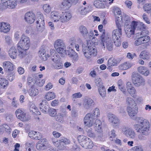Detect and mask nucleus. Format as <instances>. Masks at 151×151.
Segmentation results:
<instances>
[{
	"label": "nucleus",
	"instance_id": "49530a36",
	"mask_svg": "<svg viewBox=\"0 0 151 151\" xmlns=\"http://www.w3.org/2000/svg\"><path fill=\"white\" fill-rule=\"evenodd\" d=\"M37 24H45L44 20L42 14H41L36 19Z\"/></svg>",
	"mask_w": 151,
	"mask_h": 151
},
{
	"label": "nucleus",
	"instance_id": "37998d69",
	"mask_svg": "<svg viewBox=\"0 0 151 151\" xmlns=\"http://www.w3.org/2000/svg\"><path fill=\"white\" fill-rule=\"evenodd\" d=\"M85 144L83 145V147L85 149H90L91 148L93 147V143L91 141L90 139V141H87Z\"/></svg>",
	"mask_w": 151,
	"mask_h": 151
},
{
	"label": "nucleus",
	"instance_id": "864d4df0",
	"mask_svg": "<svg viewBox=\"0 0 151 151\" xmlns=\"http://www.w3.org/2000/svg\"><path fill=\"white\" fill-rule=\"evenodd\" d=\"M95 82L96 85L99 86V87L103 86L101 79L99 77H97L96 78Z\"/></svg>",
	"mask_w": 151,
	"mask_h": 151
},
{
	"label": "nucleus",
	"instance_id": "603ef678",
	"mask_svg": "<svg viewBox=\"0 0 151 151\" xmlns=\"http://www.w3.org/2000/svg\"><path fill=\"white\" fill-rule=\"evenodd\" d=\"M37 149L39 150H44L46 148V146L44 144H40L37 143L36 145Z\"/></svg>",
	"mask_w": 151,
	"mask_h": 151
},
{
	"label": "nucleus",
	"instance_id": "052dcab7",
	"mask_svg": "<svg viewBox=\"0 0 151 151\" xmlns=\"http://www.w3.org/2000/svg\"><path fill=\"white\" fill-rule=\"evenodd\" d=\"M69 43L71 47H73L75 45L76 40L74 37L70 38L69 41Z\"/></svg>",
	"mask_w": 151,
	"mask_h": 151
},
{
	"label": "nucleus",
	"instance_id": "bb28decb",
	"mask_svg": "<svg viewBox=\"0 0 151 151\" xmlns=\"http://www.w3.org/2000/svg\"><path fill=\"white\" fill-rule=\"evenodd\" d=\"M127 111L129 115L132 118L134 117L137 114V111L135 108H132L131 107H127Z\"/></svg>",
	"mask_w": 151,
	"mask_h": 151
},
{
	"label": "nucleus",
	"instance_id": "9b49d317",
	"mask_svg": "<svg viewBox=\"0 0 151 151\" xmlns=\"http://www.w3.org/2000/svg\"><path fill=\"white\" fill-rule=\"evenodd\" d=\"M94 119L92 118L91 114L88 113L84 117V124L85 125L88 127H91L93 124V121Z\"/></svg>",
	"mask_w": 151,
	"mask_h": 151
},
{
	"label": "nucleus",
	"instance_id": "a878e982",
	"mask_svg": "<svg viewBox=\"0 0 151 151\" xmlns=\"http://www.w3.org/2000/svg\"><path fill=\"white\" fill-rule=\"evenodd\" d=\"M45 52V50L43 49H41L39 52V55L41 59L43 60H47V57L50 56L49 55H47V57L46 55Z\"/></svg>",
	"mask_w": 151,
	"mask_h": 151
},
{
	"label": "nucleus",
	"instance_id": "e433bc0d",
	"mask_svg": "<svg viewBox=\"0 0 151 151\" xmlns=\"http://www.w3.org/2000/svg\"><path fill=\"white\" fill-rule=\"evenodd\" d=\"M108 65L109 66H114L117 65L118 62L113 58H111L108 61Z\"/></svg>",
	"mask_w": 151,
	"mask_h": 151
},
{
	"label": "nucleus",
	"instance_id": "a211bd4d",
	"mask_svg": "<svg viewBox=\"0 0 151 151\" xmlns=\"http://www.w3.org/2000/svg\"><path fill=\"white\" fill-rule=\"evenodd\" d=\"M51 18L54 22H57L60 20V14L59 12L54 11L52 12L50 14Z\"/></svg>",
	"mask_w": 151,
	"mask_h": 151
},
{
	"label": "nucleus",
	"instance_id": "393cba45",
	"mask_svg": "<svg viewBox=\"0 0 151 151\" xmlns=\"http://www.w3.org/2000/svg\"><path fill=\"white\" fill-rule=\"evenodd\" d=\"M139 73L147 76L149 74V71L146 67H139L137 68Z\"/></svg>",
	"mask_w": 151,
	"mask_h": 151
},
{
	"label": "nucleus",
	"instance_id": "a19ab883",
	"mask_svg": "<svg viewBox=\"0 0 151 151\" xmlns=\"http://www.w3.org/2000/svg\"><path fill=\"white\" fill-rule=\"evenodd\" d=\"M106 4L98 1H95L94 3V6L99 8H104L105 7Z\"/></svg>",
	"mask_w": 151,
	"mask_h": 151
},
{
	"label": "nucleus",
	"instance_id": "2eb2a0df",
	"mask_svg": "<svg viewBox=\"0 0 151 151\" xmlns=\"http://www.w3.org/2000/svg\"><path fill=\"white\" fill-rule=\"evenodd\" d=\"M107 116L109 122L112 123L116 126L118 125L120 123L119 119L115 115L111 113H108Z\"/></svg>",
	"mask_w": 151,
	"mask_h": 151
},
{
	"label": "nucleus",
	"instance_id": "aec40b11",
	"mask_svg": "<svg viewBox=\"0 0 151 151\" xmlns=\"http://www.w3.org/2000/svg\"><path fill=\"white\" fill-rule=\"evenodd\" d=\"M9 55L12 59H15L17 55V52L15 47L12 46L9 50Z\"/></svg>",
	"mask_w": 151,
	"mask_h": 151
},
{
	"label": "nucleus",
	"instance_id": "09e8293b",
	"mask_svg": "<svg viewBox=\"0 0 151 151\" xmlns=\"http://www.w3.org/2000/svg\"><path fill=\"white\" fill-rule=\"evenodd\" d=\"M87 135L91 137L95 138L96 137L95 134L92 131L91 128H90L87 131Z\"/></svg>",
	"mask_w": 151,
	"mask_h": 151
},
{
	"label": "nucleus",
	"instance_id": "bf43d9fd",
	"mask_svg": "<svg viewBox=\"0 0 151 151\" xmlns=\"http://www.w3.org/2000/svg\"><path fill=\"white\" fill-rule=\"evenodd\" d=\"M6 119L8 122H11L13 120V115L11 114H6Z\"/></svg>",
	"mask_w": 151,
	"mask_h": 151
},
{
	"label": "nucleus",
	"instance_id": "423d86ee",
	"mask_svg": "<svg viewBox=\"0 0 151 151\" xmlns=\"http://www.w3.org/2000/svg\"><path fill=\"white\" fill-rule=\"evenodd\" d=\"M1 3L0 4V7L2 9L6 7L9 8H14L17 5L16 0H1Z\"/></svg>",
	"mask_w": 151,
	"mask_h": 151
},
{
	"label": "nucleus",
	"instance_id": "473e14b6",
	"mask_svg": "<svg viewBox=\"0 0 151 151\" xmlns=\"http://www.w3.org/2000/svg\"><path fill=\"white\" fill-rule=\"evenodd\" d=\"M70 142V140L64 137H61L59 140V145L60 146H63L64 145L68 144Z\"/></svg>",
	"mask_w": 151,
	"mask_h": 151
},
{
	"label": "nucleus",
	"instance_id": "20e7f679",
	"mask_svg": "<svg viewBox=\"0 0 151 151\" xmlns=\"http://www.w3.org/2000/svg\"><path fill=\"white\" fill-rule=\"evenodd\" d=\"M54 47L57 52L60 54H62L65 50V44L62 39H58L55 40Z\"/></svg>",
	"mask_w": 151,
	"mask_h": 151
},
{
	"label": "nucleus",
	"instance_id": "7c9ffc66",
	"mask_svg": "<svg viewBox=\"0 0 151 151\" xmlns=\"http://www.w3.org/2000/svg\"><path fill=\"white\" fill-rule=\"evenodd\" d=\"M140 57L144 59H148L150 58V53L145 50L141 52L140 55Z\"/></svg>",
	"mask_w": 151,
	"mask_h": 151
},
{
	"label": "nucleus",
	"instance_id": "58836bf2",
	"mask_svg": "<svg viewBox=\"0 0 151 151\" xmlns=\"http://www.w3.org/2000/svg\"><path fill=\"white\" fill-rule=\"evenodd\" d=\"M92 118H93L94 119H96L100 115V111L99 109L96 108L93 111V113L91 114Z\"/></svg>",
	"mask_w": 151,
	"mask_h": 151
},
{
	"label": "nucleus",
	"instance_id": "f704fd0d",
	"mask_svg": "<svg viewBox=\"0 0 151 151\" xmlns=\"http://www.w3.org/2000/svg\"><path fill=\"white\" fill-rule=\"evenodd\" d=\"M17 49L19 52V56L21 58L24 57L26 55V51L27 50H24L19 46H17Z\"/></svg>",
	"mask_w": 151,
	"mask_h": 151
},
{
	"label": "nucleus",
	"instance_id": "1a4fd4ad",
	"mask_svg": "<svg viewBox=\"0 0 151 151\" xmlns=\"http://www.w3.org/2000/svg\"><path fill=\"white\" fill-rule=\"evenodd\" d=\"M124 134L127 137L134 139L136 136V133L134 131L129 128L125 127L123 129Z\"/></svg>",
	"mask_w": 151,
	"mask_h": 151
},
{
	"label": "nucleus",
	"instance_id": "412c9836",
	"mask_svg": "<svg viewBox=\"0 0 151 151\" xmlns=\"http://www.w3.org/2000/svg\"><path fill=\"white\" fill-rule=\"evenodd\" d=\"M80 33L84 37H87L88 34V30L86 27L83 25L79 27Z\"/></svg>",
	"mask_w": 151,
	"mask_h": 151
},
{
	"label": "nucleus",
	"instance_id": "de8ad7c7",
	"mask_svg": "<svg viewBox=\"0 0 151 151\" xmlns=\"http://www.w3.org/2000/svg\"><path fill=\"white\" fill-rule=\"evenodd\" d=\"M144 10L147 13H150L151 10V4H147L144 5L143 6Z\"/></svg>",
	"mask_w": 151,
	"mask_h": 151
},
{
	"label": "nucleus",
	"instance_id": "8fccbe9b",
	"mask_svg": "<svg viewBox=\"0 0 151 151\" xmlns=\"http://www.w3.org/2000/svg\"><path fill=\"white\" fill-rule=\"evenodd\" d=\"M43 8L45 12L47 13H49L51 11V8L50 5L47 4H44Z\"/></svg>",
	"mask_w": 151,
	"mask_h": 151
},
{
	"label": "nucleus",
	"instance_id": "9d476101",
	"mask_svg": "<svg viewBox=\"0 0 151 151\" xmlns=\"http://www.w3.org/2000/svg\"><path fill=\"white\" fill-rule=\"evenodd\" d=\"M51 58L55 65L57 66L63 65L61 59L58 53L55 52L52 56H51Z\"/></svg>",
	"mask_w": 151,
	"mask_h": 151
},
{
	"label": "nucleus",
	"instance_id": "4d7b16f0",
	"mask_svg": "<svg viewBox=\"0 0 151 151\" xmlns=\"http://www.w3.org/2000/svg\"><path fill=\"white\" fill-rule=\"evenodd\" d=\"M119 38L116 37L115 39H113L114 45L117 47L119 46L121 44V42Z\"/></svg>",
	"mask_w": 151,
	"mask_h": 151
},
{
	"label": "nucleus",
	"instance_id": "5fc2aeb1",
	"mask_svg": "<svg viewBox=\"0 0 151 151\" xmlns=\"http://www.w3.org/2000/svg\"><path fill=\"white\" fill-rule=\"evenodd\" d=\"M37 28L39 31L42 32L45 28V24H37Z\"/></svg>",
	"mask_w": 151,
	"mask_h": 151
},
{
	"label": "nucleus",
	"instance_id": "f8f14e48",
	"mask_svg": "<svg viewBox=\"0 0 151 151\" xmlns=\"http://www.w3.org/2000/svg\"><path fill=\"white\" fill-rule=\"evenodd\" d=\"M71 17V14L70 12H63L60 14V21L62 22H65L69 21Z\"/></svg>",
	"mask_w": 151,
	"mask_h": 151
},
{
	"label": "nucleus",
	"instance_id": "72a5a7b5",
	"mask_svg": "<svg viewBox=\"0 0 151 151\" xmlns=\"http://www.w3.org/2000/svg\"><path fill=\"white\" fill-rule=\"evenodd\" d=\"M28 93L31 96H36L38 93V90L37 89L32 87L29 89Z\"/></svg>",
	"mask_w": 151,
	"mask_h": 151
},
{
	"label": "nucleus",
	"instance_id": "f257e3e1",
	"mask_svg": "<svg viewBox=\"0 0 151 151\" xmlns=\"http://www.w3.org/2000/svg\"><path fill=\"white\" fill-rule=\"evenodd\" d=\"M137 28L136 32L137 40L134 42V44L138 46L141 44L147 43L150 40V38L147 35L149 33L148 31L146 30V26L142 23H139L133 21L131 24L128 25L125 28L126 34L128 37L134 34L135 30Z\"/></svg>",
	"mask_w": 151,
	"mask_h": 151
},
{
	"label": "nucleus",
	"instance_id": "7ed1b4c3",
	"mask_svg": "<svg viewBox=\"0 0 151 151\" xmlns=\"http://www.w3.org/2000/svg\"><path fill=\"white\" fill-rule=\"evenodd\" d=\"M91 41H87V44L82 45V50L85 57L87 58H90L92 56H95L97 54V50L96 47L92 46Z\"/></svg>",
	"mask_w": 151,
	"mask_h": 151
},
{
	"label": "nucleus",
	"instance_id": "f3484780",
	"mask_svg": "<svg viewBox=\"0 0 151 151\" xmlns=\"http://www.w3.org/2000/svg\"><path fill=\"white\" fill-rule=\"evenodd\" d=\"M9 24L7 23L2 22L0 23V31L4 33L9 32L10 29Z\"/></svg>",
	"mask_w": 151,
	"mask_h": 151
},
{
	"label": "nucleus",
	"instance_id": "ea45409f",
	"mask_svg": "<svg viewBox=\"0 0 151 151\" xmlns=\"http://www.w3.org/2000/svg\"><path fill=\"white\" fill-rule=\"evenodd\" d=\"M87 9L88 8L82 6L78 8V12L81 14L85 15L88 12Z\"/></svg>",
	"mask_w": 151,
	"mask_h": 151
},
{
	"label": "nucleus",
	"instance_id": "c9c22d12",
	"mask_svg": "<svg viewBox=\"0 0 151 151\" xmlns=\"http://www.w3.org/2000/svg\"><path fill=\"white\" fill-rule=\"evenodd\" d=\"M55 95L54 93L48 92L45 95V98L48 101H50L55 98Z\"/></svg>",
	"mask_w": 151,
	"mask_h": 151
},
{
	"label": "nucleus",
	"instance_id": "69168bd1",
	"mask_svg": "<svg viewBox=\"0 0 151 151\" xmlns=\"http://www.w3.org/2000/svg\"><path fill=\"white\" fill-rule=\"evenodd\" d=\"M78 111L75 108H73L71 112V115L74 117H76L78 115Z\"/></svg>",
	"mask_w": 151,
	"mask_h": 151
},
{
	"label": "nucleus",
	"instance_id": "c756f323",
	"mask_svg": "<svg viewBox=\"0 0 151 151\" xmlns=\"http://www.w3.org/2000/svg\"><path fill=\"white\" fill-rule=\"evenodd\" d=\"M39 108L41 111L45 114L48 111L50 107L48 105L46 104L45 105L43 104L42 103H41L39 105Z\"/></svg>",
	"mask_w": 151,
	"mask_h": 151
},
{
	"label": "nucleus",
	"instance_id": "4468645a",
	"mask_svg": "<svg viewBox=\"0 0 151 151\" xmlns=\"http://www.w3.org/2000/svg\"><path fill=\"white\" fill-rule=\"evenodd\" d=\"M24 19L28 23L32 24L35 20V16L32 12H27L25 15Z\"/></svg>",
	"mask_w": 151,
	"mask_h": 151
},
{
	"label": "nucleus",
	"instance_id": "774afa93",
	"mask_svg": "<svg viewBox=\"0 0 151 151\" xmlns=\"http://www.w3.org/2000/svg\"><path fill=\"white\" fill-rule=\"evenodd\" d=\"M82 95L80 92L75 93L73 94L72 97L73 99L78 98L81 97Z\"/></svg>",
	"mask_w": 151,
	"mask_h": 151
},
{
	"label": "nucleus",
	"instance_id": "6e6d98bb",
	"mask_svg": "<svg viewBox=\"0 0 151 151\" xmlns=\"http://www.w3.org/2000/svg\"><path fill=\"white\" fill-rule=\"evenodd\" d=\"M1 126L4 130V131H6L9 133L11 132V129L10 127L8 125L6 124H4Z\"/></svg>",
	"mask_w": 151,
	"mask_h": 151
},
{
	"label": "nucleus",
	"instance_id": "680f3d73",
	"mask_svg": "<svg viewBox=\"0 0 151 151\" xmlns=\"http://www.w3.org/2000/svg\"><path fill=\"white\" fill-rule=\"evenodd\" d=\"M37 108L34 104H32L30 106L29 110L34 113H35L37 111Z\"/></svg>",
	"mask_w": 151,
	"mask_h": 151
},
{
	"label": "nucleus",
	"instance_id": "3c124183",
	"mask_svg": "<svg viewBox=\"0 0 151 151\" xmlns=\"http://www.w3.org/2000/svg\"><path fill=\"white\" fill-rule=\"evenodd\" d=\"M48 112L49 115L52 117L55 116L57 114L55 109L53 108H50Z\"/></svg>",
	"mask_w": 151,
	"mask_h": 151
},
{
	"label": "nucleus",
	"instance_id": "4c0bfd02",
	"mask_svg": "<svg viewBox=\"0 0 151 151\" xmlns=\"http://www.w3.org/2000/svg\"><path fill=\"white\" fill-rule=\"evenodd\" d=\"M98 91L100 95L102 97H105L106 94V89L103 86L99 87Z\"/></svg>",
	"mask_w": 151,
	"mask_h": 151
},
{
	"label": "nucleus",
	"instance_id": "c03bdc74",
	"mask_svg": "<svg viewBox=\"0 0 151 151\" xmlns=\"http://www.w3.org/2000/svg\"><path fill=\"white\" fill-rule=\"evenodd\" d=\"M141 76L137 72H132L131 75L132 80L133 82L137 79L138 78Z\"/></svg>",
	"mask_w": 151,
	"mask_h": 151
},
{
	"label": "nucleus",
	"instance_id": "f03ea898",
	"mask_svg": "<svg viewBox=\"0 0 151 151\" xmlns=\"http://www.w3.org/2000/svg\"><path fill=\"white\" fill-rule=\"evenodd\" d=\"M134 119L137 121L138 124L134 125V128L137 132L140 133L138 135L139 140L143 142L147 139V137L145 136L149 134L150 124L149 121L147 119L140 117H135Z\"/></svg>",
	"mask_w": 151,
	"mask_h": 151
},
{
	"label": "nucleus",
	"instance_id": "0e129e2a",
	"mask_svg": "<svg viewBox=\"0 0 151 151\" xmlns=\"http://www.w3.org/2000/svg\"><path fill=\"white\" fill-rule=\"evenodd\" d=\"M75 52L72 49H70L68 50L66 52V54L70 57H71L75 53Z\"/></svg>",
	"mask_w": 151,
	"mask_h": 151
},
{
	"label": "nucleus",
	"instance_id": "ddd939ff",
	"mask_svg": "<svg viewBox=\"0 0 151 151\" xmlns=\"http://www.w3.org/2000/svg\"><path fill=\"white\" fill-rule=\"evenodd\" d=\"M103 26L101 24L99 25L98 26L99 29L101 33L100 34L101 35L100 39L101 46L102 47V49L104 50L105 48V45L104 43L105 42V30H103Z\"/></svg>",
	"mask_w": 151,
	"mask_h": 151
},
{
	"label": "nucleus",
	"instance_id": "b1692460",
	"mask_svg": "<svg viewBox=\"0 0 151 151\" xmlns=\"http://www.w3.org/2000/svg\"><path fill=\"white\" fill-rule=\"evenodd\" d=\"M72 4V0H64L61 3V6L63 8L68 9Z\"/></svg>",
	"mask_w": 151,
	"mask_h": 151
},
{
	"label": "nucleus",
	"instance_id": "0eeeda50",
	"mask_svg": "<svg viewBox=\"0 0 151 151\" xmlns=\"http://www.w3.org/2000/svg\"><path fill=\"white\" fill-rule=\"evenodd\" d=\"M15 114L17 118L23 122L29 121L30 119V116L26 115L25 113L21 109H17L15 111Z\"/></svg>",
	"mask_w": 151,
	"mask_h": 151
},
{
	"label": "nucleus",
	"instance_id": "39448f33",
	"mask_svg": "<svg viewBox=\"0 0 151 151\" xmlns=\"http://www.w3.org/2000/svg\"><path fill=\"white\" fill-rule=\"evenodd\" d=\"M30 40L29 38L24 35H22L21 40L17 45L24 50H28L30 46Z\"/></svg>",
	"mask_w": 151,
	"mask_h": 151
},
{
	"label": "nucleus",
	"instance_id": "4be33fe9",
	"mask_svg": "<svg viewBox=\"0 0 151 151\" xmlns=\"http://www.w3.org/2000/svg\"><path fill=\"white\" fill-rule=\"evenodd\" d=\"M89 138L83 136V135H79L78 137V140L80 143V145L83 146V145L87 142V141H90Z\"/></svg>",
	"mask_w": 151,
	"mask_h": 151
},
{
	"label": "nucleus",
	"instance_id": "a18cd8bd",
	"mask_svg": "<svg viewBox=\"0 0 151 151\" xmlns=\"http://www.w3.org/2000/svg\"><path fill=\"white\" fill-rule=\"evenodd\" d=\"M126 102L128 107H131L134 104H135V101L131 97H128L126 99Z\"/></svg>",
	"mask_w": 151,
	"mask_h": 151
},
{
	"label": "nucleus",
	"instance_id": "cd10ccee",
	"mask_svg": "<svg viewBox=\"0 0 151 151\" xmlns=\"http://www.w3.org/2000/svg\"><path fill=\"white\" fill-rule=\"evenodd\" d=\"M145 82L144 79L141 76L138 78L137 79L133 82L134 85L137 86H140L143 84Z\"/></svg>",
	"mask_w": 151,
	"mask_h": 151
},
{
	"label": "nucleus",
	"instance_id": "e2e57ef3",
	"mask_svg": "<svg viewBox=\"0 0 151 151\" xmlns=\"http://www.w3.org/2000/svg\"><path fill=\"white\" fill-rule=\"evenodd\" d=\"M36 132L33 131H31L29 132L28 135L31 138L35 139V137Z\"/></svg>",
	"mask_w": 151,
	"mask_h": 151
},
{
	"label": "nucleus",
	"instance_id": "338daca9",
	"mask_svg": "<svg viewBox=\"0 0 151 151\" xmlns=\"http://www.w3.org/2000/svg\"><path fill=\"white\" fill-rule=\"evenodd\" d=\"M132 151H143L142 148L139 146H135L132 149Z\"/></svg>",
	"mask_w": 151,
	"mask_h": 151
},
{
	"label": "nucleus",
	"instance_id": "2f4dec72",
	"mask_svg": "<svg viewBox=\"0 0 151 151\" xmlns=\"http://www.w3.org/2000/svg\"><path fill=\"white\" fill-rule=\"evenodd\" d=\"M8 84L9 82L5 78H0V87L5 88Z\"/></svg>",
	"mask_w": 151,
	"mask_h": 151
},
{
	"label": "nucleus",
	"instance_id": "c85d7f7f",
	"mask_svg": "<svg viewBox=\"0 0 151 151\" xmlns=\"http://www.w3.org/2000/svg\"><path fill=\"white\" fill-rule=\"evenodd\" d=\"M106 46L107 50L111 51L113 48V42L110 38H108L106 41Z\"/></svg>",
	"mask_w": 151,
	"mask_h": 151
},
{
	"label": "nucleus",
	"instance_id": "6ab92c4d",
	"mask_svg": "<svg viewBox=\"0 0 151 151\" xmlns=\"http://www.w3.org/2000/svg\"><path fill=\"white\" fill-rule=\"evenodd\" d=\"M101 122L99 119H96L93 123L92 125H93L95 127L96 131L97 132H101Z\"/></svg>",
	"mask_w": 151,
	"mask_h": 151
},
{
	"label": "nucleus",
	"instance_id": "79ce46f5",
	"mask_svg": "<svg viewBox=\"0 0 151 151\" xmlns=\"http://www.w3.org/2000/svg\"><path fill=\"white\" fill-rule=\"evenodd\" d=\"M118 85L119 88L121 91L124 93L126 94V90L125 89L123 84L122 81L119 80L118 82Z\"/></svg>",
	"mask_w": 151,
	"mask_h": 151
},
{
	"label": "nucleus",
	"instance_id": "6e6552de",
	"mask_svg": "<svg viewBox=\"0 0 151 151\" xmlns=\"http://www.w3.org/2000/svg\"><path fill=\"white\" fill-rule=\"evenodd\" d=\"M116 24L117 29L113 31L112 35V39H115L116 37L120 38L122 34L120 21H119L117 20L116 21Z\"/></svg>",
	"mask_w": 151,
	"mask_h": 151
},
{
	"label": "nucleus",
	"instance_id": "13d9d810",
	"mask_svg": "<svg viewBox=\"0 0 151 151\" xmlns=\"http://www.w3.org/2000/svg\"><path fill=\"white\" fill-rule=\"evenodd\" d=\"M129 94L132 96L134 97L136 93V91L134 88H133L127 90Z\"/></svg>",
	"mask_w": 151,
	"mask_h": 151
},
{
	"label": "nucleus",
	"instance_id": "dca6fc26",
	"mask_svg": "<svg viewBox=\"0 0 151 151\" xmlns=\"http://www.w3.org/2000/svg\"><path fill=\"white\" fill-rule=\"evenodd\" d=\"M66 111L65 109L60 111L56 118V120L60 122H63L64 118L66 116Z\"/></svg>",
	"mask_w": 151,
	"mask_h": 151
},
{
	"label": "nucleus",
	"instance_id": "5701e85b",
	"mask_svg": "<svg viewBox=\"0 0 151 151\" xmlns=\"http://www.w3.org/2000/svg\"><path fill=\"white\" fill-rule=\"evenodd\" d=\"M94 101L91 99L88 98L84 101L83 106L86 109H88L91 108L92 105H94Z\"/></svg>",
	"mask_w": 151,
	"mask_h": 151
}]
</instances>
